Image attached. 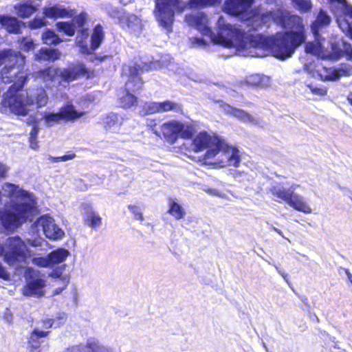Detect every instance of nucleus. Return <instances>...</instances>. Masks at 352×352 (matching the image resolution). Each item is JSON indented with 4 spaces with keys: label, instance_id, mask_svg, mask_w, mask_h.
Returning a JSON list of instances; mask_svg holds the SVG:
<instances>
[{
    "label": "nucleus",
    "instance_id": "obj_1",
    "mask_svg": "<svg viewBox=\"0 0 352 352\" xmlns=\"http://www.w3.org/2000/svg\"><path fill=\"white\" fill-rule=\"evenodd\" d=\"M250 20L258 22V26L268 25L272 21L280 27L289 30L279 32L274 36H265L261 34H252L267 38V44L263 47H254L263 50H270L272 55L280 60L292 56L296 50L305 43L307 36L302 19L294 14L285 12L267 11L259 13L252 10Z\"/></svg>",
    "mask_w": 352,
    "mask_h": 352
},
{
    "label": "nucleus",
    "instance_id": "obj_2",
    "mask_svg": "<svg viewBox=\"0 0 352 352\" xmlns=\"http://www.w3.org/2000/svg\"><path fill=\"white\" fill-rule=\"evenodd\" d=\"M0 79L5 84L12 85L3 94L1 104L17 116L28 113L25 96L21 93L27 83L29 74L25 69V57L11 49L0 50Z\"/></svg>",
    "mask_w": 352,
    "mask_h": 352
},
{
    "label": "nucleus",
    "instance_id": "obj_3",
    "mask_svg": "<svg viewBox=\"0 0 352 352\" xmlns=\"http://www.w3.org/2000/svg\"><path fill=\"white\" fill-rule=\"evenodd\" d=\"M191 139V146L195 153H199L207 149L199 159V162L203 164H212L211 160L220 152H222L227 160L226 162L221 160L219 162V164H221V166H232L235 168L239 166L241 157L238 148L227 144L224 139L216 133L201 131Z\"/></svg>",
    "mask_w": 352,
    "mask_h": 352
},
{
    "label": "nucleus",
    "instance_id": "obj_4",
    "mask_svg": "<svg viewBox=\"0 0 352 352\" xmlns=\"http://www.w3.org/2000/svg\"><path fill=\"white\" fill-rule=\"evenodd\" d=\"M217 34L212 30L211 34L208 36L213 43L225 47H232L233 41H235L236 46L242 50L263 47L268 43L267 38L253 36L252 33L236 28L234 25L226 23L222 16L217 20Z\"/></svg>",
    "mask_w": 352,
    "mask_h": 352
},
{
    "label": "nucleus",
    "instance_id": "obj_5",
    "mask_svg": "<svg viewBox=\"0 0 352 352\" xmlns=\"http://www.w3.org/2000/svg\"><path fill=\"white\" fill-rule=\"evenodd\" d=\"M19 196L28 201H15L0 210V223L8 232H13L23 224L32 222L38 212L36 197L32 193L21 190Z\"/></svg>",
    "mask_w": 352,
    "mask_h": 352
},
{
    "label": "nucleus",
    "instance_id": "obj_6",
    "mask_svg": "<svg viewBox=\"0 0 352 352\" xmlns=\"http://www.w3.org/2000/svg\"><path fill=\"white\" fill-rule=\"evenodd\" d=\"M34 76L41 79L47 87H50V85L56 81L58 77L60 78V82H69L80 78H94L96 73L94 69L88 68L82 62H77L69 64L62 71L53 66L46 67L36 72Z\"/></svg>",
    "mask_w": 352,
    "mask_h": 352
},
{
    "label": "nucleus",
    "instance_id": "obj_7",
    "mask_svg": "<svg viewBox=\"0 0 352 352\" xmlns=\"http://www.w3.org/2000/svg\"><path fill=\"white\" fill-rule=\"evenodd\" d=\"M159 120L151 119L147 126L157 137L168 144H175L179 138L190 140L195 133V128L190 123L170 120L159 124Z\"/></svg>",
    "mask_w": 352,
    "mask_h": 352
},
{
    "label": "nucleus",
    "instance_id": "obj_8",
    "mask_svg": "<svg viewBox=\"0 0 352 352\" xmlns=\"http://www.w3.org/2000/svg\"><path fill=\"white\" fill-rule=\"evenodd\" d=\"M186 8L183 0H155L153 12L159 25L168 32H172L175 14L184 12Z\"/></svg>",
    "mask_w": 352,
    "mask_h": 352
},
{
    "label": "nucleus",
    "instance_id": "obj_9",
    "mask_svg": "<svg viewBox=\"0 0 352 352\" xmlns=\"http://www.w3.org/2000/svg\"><path fill=\"white\" fill-rule=\"evenodd\" d=\"M28 252L27 245L20 236H9L5 242L3 261L10 266L23 262Z\"/></svg>",
    "mask_w": 352,
    "mask_h": 352
},
{
    "label": "nucleus",
    "instance_id": "obj_10",
    "mask_svg": "<svg viewBox=\"0 0 352 352\" xmlns=\"http://www.w3.org/2000/svg\"><path fill=\"white\" fill-rule=\"evenodd\" d=\"M270 193L274 197L275 201L280 202L285 201L294 210L306 214L311 212V209L303 199L298 195L295 194L294 190L284 188L273 186L270 190Z\"/></svg>",
    "mask_w": 352,
    "mask_h": 352
},
{
    "label": "nucleus",
    "instance_id": "obj_11",
    "mask_svg": "<svg viewBox=\"0 0 352 352\" xmlns=\"http://www.w3.org/2000/svg\"><path fill=\"white\" fill-rule=\"evenodd\" d=\"M330 5L337 3L333 8L340 28L348 32L352 38V6L346 0H329Z\"/></svg>",
    "mask_w": 352,
    "mask_h": 352
},
{
    "label": "nucleus",
    "instance_id": "obj_12",
    "mask_svg": "<svg viewBox=\"0 0 352 352\" xmlns=\"http://www.w3.org/2000/svg\"><path fill=\"white\" fill-rule=\"evenodd\" d=\"M254 0H226L223 5V11L227 14L245 18L250 20L251 7Z\"/></svg>",
    "mask_w": 352,
    "mask_h": 352
},
{
    "label": "nucleus",
    "instance_id": "obj_13",
    "mask_svg": "<svg viewBox=\"0 0 352 352\" xmlns=\"http://www.w3.org/2000/svg\"><path fill=\"white\" fill-rule=\"evenodd\" d=\"M188 25L197 30L204 35L211 34L212 28L209 25V21L207 14L204 12L194 14H188L184 19Z\"/></svg>",
    "mask_w": 352,
    "mask_h": 352
},
{
    "label": "nucleus",
    "instance_id": "obj_14",
    "mask_svg": "<svg viewBox=\"0 0 352 352\" xmlns=\"http://www.w3.org/2000/svg\"><path fill=\"white\" fill-rule=\"evenodd\" d=\"M0 25L8 34H21L25 23L15 16L0 14Z\"/></svg>",
    "mask_w": 352,
    "mask_h": 352
},
{
    "label": "nucleus",
    "instance_id": "obj_15",
    "mask_svg": "<svg viewBox=\"0 0 352 352\" xmlns=\"http://www.w3.org/2000/svg\"><path fill=\"white\" fill-rule=\"evenodd\" d=\"M345 55L349 60H352V47L350 43L344 42L343 50L340 49L337 43H332L331 44V51L326 52L324 50V60L335 61L340 59Z\"/></svg>",
    "mask_w": 352,
    "mask_h": 352
},
{
    "label": "nucleus",
    "instance_id": "obj_16",
    "mask_svg": "<svg viewBox=\"0 0 352 352\" xmlns=\"http://www.w3.org/2000/svg\"><path fill=\"white\" fill-rule=\"evenodd\" d=\"M316 73L322 81H336L346 72L342 68H332L324 66L318 67Z\"/></svg>",
    "mask_w": 352,
    "mask_h": 352
},
{
    "label": "nucleus",
    "instance_id": "obj_17",
    "mask_svg": "<svg viewBox=\"0 0 352 352\" xmlns=\"http://www.w3.org/2000/svg\"><path fill=\"white\" fill-rule=\"evenodd\" d=\"M43 14L45 18L56 19L58 18H72L74 15V11L54 5L50 7H45Z\"/></svg>",
    "mask_w": 352,
    "mask_h": 352
},
{
    "label": "nucleus",
    "instance_id": "obj_18",
    "mask_svg": "<svg viewBox=\"0 0 352 352\" xmlns=\"http://www.w3.org/2000/svg\"><path fill=\"white\" fill-rule=\"evenodd\" d=\"M128 70V78L123 88L135 94L143 89L144 81L140 76L135 74V69L131 71L129 69Z\"/></svg>",
    "mask_w": 352,
    "mask_h": 352
},
{
    "label": "nucleus",
    "instance_id": "obj_19",
    "mask_svg": "<svg viewBox=\"0 0 352 352\" xmlns=\"http://www.w3.org/2000/svg\"><path fill=\"white\" fill-rule=\"evenodd\" d=\"M17 16L21 19H28L37 11V8L32 0H26L14 6Z\"/></svg>",
    "mask_w": 352,
    "mask_h": 352
},
{
    "label": "nucleus",
    "instance_id": "obj_20",
    "mask_svg": "<svg viewBox=\"0 0 352 352\" xmlns=\"http://www.w3.org/2000/svg\"><path fill=\"white\" fill-rule=\"evenodd\" d=\"M138 102V97L131 91L121 88L118 94V103L119 107L127 109L137 105Z\"/></svg>",
    "mask_w": 352,
    "mask_h": 352
},
{
    "label": "nucleus",
    "instance_id": "obj_21",
    "mask_svg": "<svg viewBox=\"0 0 352 352\" xmlns=\"http://www.w3.org/2000/svg\"><path fill=\"white\" fill-rule=\"evenodd\" d=\"M84 209L83 221L85 224L94 230L99 228L102 224L101 217L89 205H85Z\"/></svg>",
    "mask_w": 352,
    "mask_h": 352
},
{
    "label": "nucleus",
    "instance_id": "obj_22",
    "mask_svg": "<svg viewBox=\"0 0 352 352\" xmlns=\"http://www.w3.org/2000/svg\"><path fill=\"white\" fill-rule=\"evenodd\" d=\"M50 331H41L38 329H33L29 334L28 338V346L30 351H33L41 346V338L48 336Z\"/></svg>",
    "mask_w": 352,
    "mask_h": 352
},
{
    "label": "nucleus",
    "instance_id": "obj_23",
    "mask_svg": "<svg viewBox=\"0 0 352 352\" xmlns=\"http://www.w3.org/2000/svg\"><path fill=\"white\" fill-rule=\"evenodd\" d=\"M73 21L76 23V28H79L78 34L76 36V41H86L89 36V30L84 27L87 21V13L81 12L80 14L73 17Z\"/></svg>",
    "mask_w": 352,
    "mask_h": 352
},
{
    "label": "nucleus",
    "instance_id": "obj_24",
    "mask_svg": "<svg viewBox=\"0 0 352 352\" xmlns=\"http://www.w3.org/2000/svg\"><path fill=\"white\" fill-rule=\"evenodd\" d=\"M45 286V282L41 278L28 282L23 288V294L27 296L43 295L42 289Z\"/></svg>",
    "mask_w": 352,
    "mask_h": 352
},
{
    "label": "nucleus",
    "instance_id": "obj_25",
    "mask_svg": "<svg viewBox=\"0 0 352 352\" xmlns=\"http://www.w3.org/2000/svg\"><path fill=\"white\" fill-rule=\"evenodd\" d=\"M59 113L62 120L64 121H73L77 118L83 116L85 114V111L78 112L75 110L74 107L71 104H67L63 106Z\"/></svg>",
    "mask_w": 352,
    "mask_h": 352
},
{
    "label": "nucleus",
    "instance_id": "obj_26",
    "mask_svg": "<svg viewBox=\"0 0 352 352\" xmlns=\"http://www.w3.org/2000/svg\"><path fill=\"white\" fill-rule=\"evenodd\" d=\"M60 57V52L57 49L41 48L36 54L37 60L54 61Z\"/></svg>",
    "mask_w": 352,
    "mask_h": 352
},
{
    "label": "nucleus",
    "instance_id": "obj_27",
    "mask_svg": "<svg viewBox=\"0 0 352 352\" xmlns=\"http://www.w3.org/2000/svg\"><path fill=\"white\" fill-rule=\"evenodd\" d=\"M42 226L45 236L50 239H59L64 235V232L53 223H43Z\"/></svg>",
    "mask_w": 352,
    "mask_h": 352
},
{
    "label": "nucleus",
    "instance_id": "obj_28",
    "mask_svg": "<svg viewBox=\"0 0 352 352\" xmlns=\"http://www.w3.org/2000/svg\"><path fill=\"white\" fill-rule=\"evenodd\" d=\"M168 212L170 215L173 217L176 220L183 219L186 214L185 210L179 204L176 199H168Z\"/></svg>",
    "mask_w": 352,
    "mask_h": 352
},
{
    "label": "nucleus",
    "instance_id": "obj_29",
    "mask_svg": "<svg viewBox=\"0 0 352 352\" xmlns=\"http://www.w3.org/2000/svg\"><path fill=\"white\" fill-rule=\"evenodd\" d=\"M222 0H188L185 2L186 8L193 10H200L208 7H214L221 3Z\"/></svg>",
    "mask_w": 352,
    "mask_h": 352
},
{
    "label": "nucleus",
    "instance_id": "obj_30",
    "mask_svg": "<svg viewBox=\"0 0 352 352\" xmlns=\"http://www.w3.org/2000/svg\"><path fill=\"white\" fill-rule=\"evenodd\" d=\"M104 38V32L103 28L100 24L94 26L93 32L91 35V48L96 50L102 44Z\"/></svg>",
    "mask_w": 352,
    "mask_h": 352
},
{
    "label": "nucleus",
    "instance_id": "obj_31",
    "mask_svg": "<svg viewBox=\"0 0 352 352\" xmlns=\"http://www.w3.org/2000/svg\"><path fill=\"white\" fill-rule=\"evenodd\" d=\"M331 22L330 17L327 14V13L320 10L316 17V19L311 24V29L313 33L315 35L318 34L319 29L323 26L328 25Z\"/></svg>",
    "mask_w": 352,
    "mask_h": 352
},
{
    "label": "nucleus",
    "instance_id": "obj_32",
    "mask_svg": "<svg viewBox=\"0 0 352 352\" xmlns=\"http://www.w3.org/2000/svg\"><path fill=\"white\" fill-rule=\"evenodd\" d=\"M74 16L72 17L73 19ZM56 30L66 36H73L76 33V24L73 21H59L56 23Z\"/></svg>",
    "mask_w": 352,
    "mask_h": 352
},
{
    "label": "nucleus",
    "instance_id": "obj_33",
    "mask_svg": "<svg viewBox=\"0 0 352 352\" xmlns=\"http://www.w3.org/2000/svg\"><path fill=\"white\" fill-rule=\"evenodd\" d=\"M69 252L65 248H58L56 250L51 252L48 254V258L52 265L64 262L69 256Z\"/></svg>",
    "mask_w": 352,
    "mask_h": 352
},
{
    "label": "nucleus",
    "instance_id": "obj_34",
    "mask_svg": "<svg viewBox=\"0 0 352 352\" xmlns=\"http://www.w3.org/2000/svg\"><path fill=\"white\" fill-rule=\"evenodd\" d=\"M305 52L314 56H317L323 59L324 50L320 42H307L305 43Z\"/></svg>",
    "mask_w": 352,
    "mask_h": 352
},
{
    "label": "nucleus",
    "instance_id": "obj_35",
    "mask_svg": "<svg viewBox=\"0 0 352 352\" xmlns=\"http://www.w3.org/2000/svg\"><path fill=\"white\" fill-rule=\"evenodd\" d=\"M33 99L38 108L45 107L48 102V96L45 89L42 87L36 88Z\"/></svg>",
    "mask_w": 352,
    "mask_h": 352
},
{
    "label": "nucleus",
    "instance_id": "obj_36",
    "mask_svg": "<svg viewBox=\"0 0 352 352\" xmlns=\"http://www.w3.org/2000/svg\"><path fill=\"white\" fill-rule=\"evenodd\" d=\"M42 40L44 44L47 45H56L59 44L62 40L52 30L47 29L42 34Z\"/></svg>",
    "mask_w": 352,
    "mask_h": 352
},
{
    "label": "nucleus",
    "instance_id": "obj_37",
    "mask_svg": "<svg viewBox=\"0 0 352 352\" xmlns=\"http://www.w3.org/2000/svg\"><path fill=\"white\" fill-rule=\"evenodd\" d=\"M160 113L173 111L175 112H182V104L170 101L165 100L163 102H159Z\"/></svg>",
    "mask_w": 352,
    "mask_h": 352
},
{
    "label": "nucleus",
    "instance_id": "obj_38",
    "mask_svg": "<svg viewBox=\"0 0 352 352\" xmlns=\"http://www.w3.org/2000/svg\"><path fill=\"white\" fill-rule=\"evenodd\" d=\"M39 131L38 122L36 120L33 121L32 127L30 133L29 143L33 149L38 148L37 135Z\"/></svg>",
    "mask_w": 352,
    "mask_h": 352
},
{
    "label": "nucleus",
    "instance_id": "obj_39",
    "mask_svg": "<svg viewBox=\"0 0 352 352\" xmlns=\"http://www.w3.org/2000/svg\"><path fill=\"white\" fill-rule=\"evenodd\" d=\"M152 68L153 63L151 62L142 63V64H135L129 67V69L131 71L135 69V74L139 76H140L142 74H144V72L151 71Z\"/></svg>",
    "mask_w": 352,
    "mask_h": 352
},
{
    "label": "nucleus",
    "instance_id": "obj_40",
    "mask_svg": "<svg viewBox=\"0 0 352 352\" xmlns=\"http://www.w3.org/2000/svg\"><path fill=\"white\" fill-rule=\"evenodd\" d=\"M292 4L300 12H308L312 7L311 0H292Z\"/></svg>",
    "mask_w": 352,
    "mask_h": 352
},
{
    "label": "nucleus",
    "instance_id": "obj_41",
    "mask_svg": "<svg viewBox=\"0 0 352 352\" xmlns=\"http://www.w3.org/2000/svg\"><path fill=\"white\" fill-rule=\"evenodd\" d=\"M232 116L235 117L243 122H253L254 121L252 116L250 115L248 112L238 108H235V110H234V113Z\"/></svg>",
    "mask_w": 352,
    "mask_h": 352
},
{
    "label": "nucleus",
    "instance_id": "obj_42",
    "mask_svg": "<svg viewBox=\"0 0 352 352\" xmlns=\"http://www.w3.org/2000/svg\"><path fill=\"white\" fill-rule=\"evenodd\" d=\"M48 22L45 20V17L37 18L34 17L33 19L28 22V27L30 30L40 29L45 27Z\"/></svg>",
    "mask_w": 352,
    "mask_h": 352
},
{
    "label": "nucleus",
    "instance_id": "obj_43",
    "mask_svg": "<svg viewBox=\"0 0 352 352\" xmlns=\"http://www.w3.org/2000/svg\"><path fill=\"white\" fill-rule=\"evenodd\" d=\"M43 119L45 123L49 126L59 123L62 121L59 111L57 113H45L43 116Z\"/></svg>",
    "mask_w": 352,
    "mask_h": 352
},
{
    "label": "nucleus",
    "instance_id": "obj_44",
    "mask_svg": "<svg viewBox=\"0 0 352 352\" xmlns=\"http://www.w3.org/2000/svg\"><path fill=\"white\" fill-rule=\"evenodd\" d=\"M307 87L309 89L313 95L318 96L320 98L324 97L327 95L328 89L325 86L316 87L310 83L307 85Z\"/></svg>",
    "mask_w": 352,
    "mask_h": 352
},
{
    "label": "nucleus",
    "instance_id": "obj_45",
    "mask_svg": "<svg viewBox=\"0 0 352 352\" xmlns=\"http://www.w3.org/2000/svg\"><path fill=\"white\" fill-rule=\"evenodd\" d=\"M246 82L252 87H261L265 85L264 78L257 74L250 76Z\"/></svg>",
    "mask_w": 352,
    "mask_h": 352
},
{
    "label": "nucleus",
    "instance_id": "obj_46",
    "mask_svg": "<svg viewBox=\"0 0 352 352\" xmlns=\"http://www.w3.org/2000/svg\"><path fill=\"white\" fill-rule=\"evenodd\" d=\"M85 346L88 349V352H109L104 346L100 345L98 342L96 341L87 342Z\"/></svg>",
    "mask_w": 352,
    "mask_h": 352
},
{
    "label": "nucleus",
    "instance_id": "obj_47",
    "mask_svg": "<svg viewBox=\"0 0 352 352\" xmlns=\"http://www.w3.org/2000/svg\"><path fill=\"white\" fill-rule=\"evenodd\" d=\"M76 45L80 48V52L85 55L91 54L96 51L92 50L91 43L90 46H88V45L86 43V41L78 40L76 41Z\"/></svg>",
    "mask_w": 352,
    "mask_h": 352
},
{
    "label": "nucleus",
    "instance_id": "obj_48",
    "mask_svg": "<svg viewBox=\"0 0 352 352\" xmlns=\"http://www.w3.org/2000/svg\"><path fill=\"white\" fill-rule=\"evenodd\" d=\"M118 115L116 113H110L107 115L104 118V124L106 129L111 128L118 122Z\"/></svg>",
    "mask_w": 352,
    "mask_h": 352
},
{
    "label": "nucleus",
    "instance_id": "obj_49",
    "mask_svg": "<svg viewBox=\"0 0 352 352\" xmlns=\"http://www.w3.org/2000/svg\"><path fill=\"white\" fill-rule=\"evenodd\" d=\"M76 155L74 153H70L69 154L63 155L62 156L58 157L50 156L49 160L51 162L56 163L61 161L65 162L73 160L76 157Z\"/></svg>",
    "mask_w": 352,
    "mask_h": 352
},
{
    "label": "nucleus",
    "instance_id": "obj_50",
    "mask_svg": "<svg viewBox=\"0 0 352 352\" xmlns=\"http://www.w3.org/2000/svg\"><path fill=\"white\" fill-rule=\"evenodd\" d=\"M147 114L160 113L159 102H151L146 106Z\"/></svg>",
    "mask_w": 352,
    "mask_h": 352
},
{
    "label": "nucleus",
    "instance_id": "obj_51",
    "mask_svg": "<svg viewBox=\"0 0 352 352\" xmlns=\"http://www.w3.org/2000/svg\"><path fill=\"white\" fill-rule=\"evenodd\" d=\"M128 208L133 214L135 219L141 221H142L144 220L142 213L140 210V209L138 206H136L135 205H129Z\"/></svg>",
    "mask_w": 352,
    "mask_h": 352
},
{
    "label": "nucleus",
    "instance_id": "obj_52",
    "mask_svg": "<svg viewBox=\"0 0 352 352\" xmlns=\"http://www.w3.org/2000/svg\"><path fill=\"white\" fill-rule=\"evenodd\" d=\"M35 263L42 267H46L51 265L48 256L46 258H38L35 259Z\"/></svg>",
    "mask_w": 352,
    "mask_h": 352
},
{
    "label": "nucleus",
    "instance_id": "obj_53",
    "mask_svg": "<svg viewBox=\"0 0 352 352\" xmlns=\"http://www.w3.org/2000/svg\"><path fill=\"white\" fill-rule=\"evenodd\" d=\"M221 107L225 113L230 116H232L234 110H235L236 108L226 102H222Z\"/></svg>",
    "mask_w": 352,
    "mask_h": 352
},
{
    "label": "nucleus",
    "instance_id": "obj_54",
    "mask_svg": "<svg viewBox=\"0 0 352 352\" xmlns=\"http://www.w3.org/2000/svg\"><path fill=\"white\" fill-rule=\"evenodd\" d=\"M111 58H112V56H110V55H104V56L96 55L91 58V61L102 63V62H104L106 60L110 59Z\"/></svg>",
    "mask_w": 352,
    "mask_h": 352
},
{
    "label": "nucleus",
    "instance_id": "obj_55",
    "mask_svg": "<svg viewBox=\"0 0 352 352\" xmlns=\"http://www.w3.org/2000/svg\"><path fill=\"white\" fill-rule=\"evenodd\" d=\"M0 278L8 280L10 278V274L6 271V268L2 265V264L0 263Z\"/></svg>",
    "mask_w": 352,
    "mask_h": 352
},
{
    "label": "nucleus",
    "instance_id": "obj_56",
    "mask_svg": "<svg viewBox=\"0 0 352 352\" xmlns=\"http://www.w3.org/2000/svg\"><path fill=\"white\" fill-rule=\"evenodd\" d=\"M43 324V327L46 329L51 328L54 323V319L52 318H46L41 321Z\"/></svg>",
    "mask_w": 352,
    "mask_h": 352
},
{
    "label": "nucleus",
    "instance_id": "obj_57",
    "mask_svg": "<svg viewBox=\"0 0 352 352\" xmlns=\"http://www.w3.org/2000/svg\"><path fill=\"white\" fill-rule=\"evenodd\" d=\"M8 170V167L3 163L0 162V179H3L6 177Z\"/></svg>",
    "mask_w": 352,
    "mask_h": 352
},
{
    "label": "nucleus",
    "instance_id": "obj_58",
    "mask_svg": "<svg viewBox=\"0 0 352 352\" xmlns=\"http://www.w3.org/2000/svg\"><path fill=\"white\" fill-rule=\"evenodd\" d=\"M62 275V270L60 268H56L53 270L50 273V276L54 278H59Z\"/></svg>",
    "mask_w": 352,
    "mask_h": 352
},
{
    "label": "nucleus",
    "instance_id": "obj_59",
    "mask_svg": "<svg viewBox=\"0 0 352 352\" xmlns=\"http://www.w3.org/2000/svg\"><path fill=\"white\" fill-rule=\"evenodd\" d=\"M84 346L79 344V345H75L72 347V350L74 352H82L84 351Z\"/></svg>",
    "mask_w": 352,
    "mask_h": 352
},
{
    "label": "nucleus",
    "instance_id": "obj_60",
    "mask_svg": "<svg viewBox=\"0 0 352 352\" xmlns=\"http://www.w3.org/2000/svg\"><path fill=\"white\" fill-rule=\"evenodd\" d=\"M345 273L349 280V281L352 283V274L348 269L345 270Z\"/></svg>",
    "mask_w": 352,
    "mask_h": 352
},
{
    "label": "nucleus",
    "instance_id": "obj_61",
    "mask_svg": "<svg viewBox=\"0 0 352 352\" xmlns=\"http://www.w3.org/2000/svg\"><path fill=\"white\" fill-rule=\"evenodd\" d=\"M5 252V246L3 247L1 243H0V256H3V254Z\"/></svg>",
    "mask_w": 352,
    "mask_h": 352
},
{
    "label": "nucleus",
    "instance_id": "obj_62",
    "mask_svg": "<svg viewBox=\"0 0 352 352\" xmlns=\"http://www.w3.org/2000/svg\"><path fill=\"white\" fill-rule=\"evenodd\" d=\"M347 100L349 104L352 106V93L349 94L347 96Z\"/></svg>",
    "mask_w": 352,
    "mask_h": 352
},
{
    "label": "nucleus",
    "instance_id": "obj_63",
    "mask_svg": "<svg viewBox=\"0 0 352 352\" xmlns=\"http://www.w3.org/2000/svg\"><path fill=\"white\" fill-rule=\"evenodd\" d=\"M25 45L27 46L28 49L33 47L34 44L32 41H29L25 43Z\"/></svg>",
    "mask_w": 352,
    "mask_h": 352
},
{
    "label": "nucleus",
    "instance_id": "obj_64",
    "mask_svg": "<svg viewBox=\"0 0 352 352\" xmlns=\"http://www.w3.org/2000/svg\"><path fill=\"white\" fill-rule=\"evenodd\" d=\"M198 43L205 44V41L202 38H196Z\"/></svg>",
    "mask_w": 352,
    "mask_h": 352
}]
</instances>
